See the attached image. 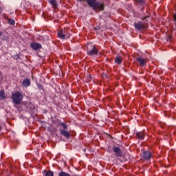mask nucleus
<instances>
[{"label": "nucleus", "instance_id": "1", "mask_svg": "<svg viewBox=\"0 0 176 176\" xmlns=\"http://www.w3.org/2000/svg\"><path fill=\"white\" fill-rule=\"evenodd\" d=\"M87 3H88L90 8H92L94 10H104L105 6L104 3H100L97 0H87Z\"/></svg>", "mask_w": 176, "mask_h": 176}, {"label": "nucleus", "instance_id": "2", "mask_svg": "<svg viewBox=\"0 0 176 176\" xmlns=\"http://www.w3.org/2000/svg\"><path fill=\"white\" fill-rule=\"evenodd\" d=\"M63 129H59L60 135H63L65 138H70L71 134L68 131H67V129H68V125L65 122H60L59 124Z\"/></svg>", "mask_w": 176, "mask_h": 176}, {"label": "nucleus", "instance_id": "3", "mask_svg": "<svg viewBox=\"0 0 176 176\" xmlns=\"http://www.w3.org/2000/svg\"><path fill=\"white\" fill-rule=\"evenodd\" d=\"M12 100L16 105H20L23 100V94L19 91H15L12 95Z\"/></svg>", "mask_w": 176, "mask_h": 176}, {"label": "nucleus", "instance_id": "4", "mask_svg": "<svg viewBox=\"0 0 176 176\" xmlns=\"http://www.w3.org/2000/svg\"><path fill=\"white\" fill-rule=\"evenodd\" d=\"M88 56H96L98 54V49L96 45L88 44L87 46Z\"/></svg>", "mask_w": 176, "mask_h": 176}, {"label": "nucleus", "instance_id": "5", "mask_svg": "<svg viewBox=\"0 0 176 176\" xmlns=\"http://www.w3.org/2000/svg\"><path fill=\"white\" fill-rule=\"evenodd\" d=\"M133 25L135 30H138L139 31L141 30H144V28H146V25L141 21L135 22Z\"/></svg>", "mask_w": 176, "mask_h": 176}, {"label": "nucleus", "instance_id": "6", "mask_svg": "<svg viewBox=\"0 0 176 176\" xmlns=\"http://www.w3.org/2000/svg\"><path fill=\"white\" fill-rule=\"evenodd\" d=\"M113 151L116 155V156H117V157H122V149H120L118 146H114L113 147Z\"/></svg>", "mask_w": 176, "mask_h": 176}, {"label": "nucleus", "instance_id": "7", "mask_svg": "<svg viewBox=\"0 0 176 176\" xmlns=\"http://www.w3.org/2000/svg\"><path fill=\"white\" fill-rule=\"evenodd\" d=\"M152 157V153L149 151H144L142 152V158L144 160H151Z\"/></svg>", "mask_w": 176, "mask_h": 176}, {"label": "nucleus", "instance_id": "8", "mask_svg": "<svg viewBox=\"0 0 176 176\" xmlns=\"http://www.w3.org/2000/svg\"><path fill=\"white\" fill-rule=\"evenodd\" d=\"M30 47L33 49V50H39V49H42V45L39 43H32Z\"/></svg>", "mask_w": 176, "mask_h": 176}, {"label": "nucleus", "instance_id": "9", "mask_svg": "<svg viewBox=\"0 0 176 176\" xmlns=\"http://www.w3.org/2000/svg\"><path fill=\"white\" fill-rule=\"evenodd\" d=\"M136 61H138V63H139V64L141 67H145V65H146V60H145L141 57H138L136 58Z\"/></svg>", "mask_w": 176, "mask_h": 176}, {"label": "nucleus", "instance_id": "10", "mask_svg": "<svg viewBox=\"0 0 176 176\" xmlns=\"http://www.w3.org/2000/svg\"><path fill=\"white\" fill-rule=\"evenodd\" d=\"M48 2L50 3V5H52L53 9H57L58 4L57 3L56 0H49Z\"/></svg>", "mask_w": 176, "mask_h": 176}, {"label": "nucleus", "instance_id": "11", "mask_svg": "<svg viewBox=\"0 0 176 176\" xmlns=\"http://www.w3.org/2000/svg\"><path fill=\"white\" fill-rule=\"evenodd\" d=\"M65 39H68L71 36V30L69 29H64Z\"/></svg>", "mask_w": 176, "mask_h": 176}, {"label": "nucleus", "instance_id": "12", "mask_svg": "<svg viewBox=\"0 0 176 176\" xmlns=\"http://www.w3.org/2000/svg\"><path fill=\"white\" fill-rule=\"evenodd\" d=\"M58 36L60 39H65V35L64 34V29L59 30L58 32Z\"/></svg>", "mask_w": 176, "mask_h": 176}, {"label": "nucleus", "instance_id": "13", "mask_svg": "<svg viewBox=\"0 0 176 176\" xmlns=\"http://www.w3.org/2000/svg\"><path fill=\"white\" fill-rule=\"evenodd\" d=\"M136 137H138L139 140H144V138H145V133H144V132H138L136 133Z\"/></svg>", "mask_w": 176, "mask_h": 176}, {"label": "nucleus", "instance_id": "14", "mask_svg": "<svg viewBox=\"0 0 176 176\" xmlns=\"http://www.w3.org/2000/svg\"><path fill=\"white\" fill-rule=\"evenodd\" d=\"M30 85H31V81H30V79L26 78L23 81V86H24V87H28Z\"/></svg>", "mask_w": 176, "mask_h": 176}, {"label": "nucleus", "instance_id": "15", "mask_svg": "<svg viewBox=\"0 0 176 176\" xmlns=\"http://www.w3.org/2000/svg\"><path fill=\"white\" fill-rule=\"evenodd\" d=\"M43 174L44 175V176H54V173L52 170H49V171L43 170Z\"/></svg>", "mask_w": 176, "mask_h": 176}, {"label": "nucleus", "instance_id": "16", "mask_svg": "<svg viewBox=\"0 0 176 176\" xmlns=\"http://www.w3.org/2000/svg\"><path fill=\"white\" fill-rule=\"evenodd\" d=\"M123 61V58L122 56H116L115 59V63L116 64H122V62Z\"/></svg>", "mask_w": 176, "mask_h": 176}, {"label": "nucleus", "instance_id": "17", "mask_svg": "<svg viewBox=\"0 0 176 176\" xmlns=\"http://www.w3.org/2000/svg\"><path fill=\"white\" fill-rule=\"evenodd\" d=\"M135 2H137L138 5H140V6L145 5V0H135Z\"/></svg>", "mask_w": 176, "mask_h": 176}, {"label": "nucleus", "instance_id": "18", "mask_svg": "<svg viewBox=\"0 0 176 176\" xmlns=\"http://www.w3.org/2000/svg\"><path fill=\"white\" fill-rule=\"evenodd\" d=\"M8 23H10V25H14V24H16V22L14 19H8Z\"/></svg>", "mask_w": 176, "mask_h": 176}, {"label": "nucleus", "instance_id": "19", "mask_svg": "<svg viewBox=\"0 0 176 176\" xmlns=\"http://www.w3.org/2000/svg\"><path fill=\"white\" fill-rule=\"evenodd\" d=\"M0 98H5V91H0Z\"/></svg>", "mask_w": 176, "mask_h": 176}, {"label": "nucleus", "instance_id": "20", "mask_svg": "<svg viewBox=\"0 0 176 176\" xmlns=\"http://www.w3.org/2000/svg\"><path fill=\"white\" fill-rule=\"evenodd\" d=\"M30 109H35V106H34V104H30Z\"/></svg>", "mask_w": 176, "mask_h": 176}, {"label": "nucleus", "instance_id": "21", "mask_svg": "<svg viewBox=\"0 0 176 176\" xmlns=\"http://www.w3.org/2000/svg\"><path fill=\"white\" fill-rule=\"evenodd\" d=\"M148 17H149V16H144L142 19V20H146V19H148Z\"/></svg>", "mask_w": 176, "mask_h": 176}, {"label": "nucleus", "instance_id": "22", "mask_svg": "<svg viewBox=\"0 0 176 176\" xmlns=\"http://www.w3.org/2000/svg\"><path fill=\"white\" fill-rule=\"evenodd\" d=\"M77 1H78L79 2H85V1L86 0H77Z\"/></svg>", "mask_w": 176, "mask_h": 176}, {"label": "nucleus", "instance_id": "23", "mask_svg": "<svg viewBox=\"0 0 176 176\" xmlns=\"http://www.w3.org/2000/svg\"><path fill=\"white\" fill-rule=\"evenodd\" d=\"M38 89H42V85H38Z\"/></svg>", "mask_w": 176, "mask_h": 176}, {"label": "nucleus", "instance_id": "24", "mask_svg": "<svg viewBox=\"0 0 176 176\" xmlns=\"http://www.w3.org/2000/svg\"><path fill=\"white\" fill-rule=\"evenodd\" d=\"M3 32L0 31V36H2Z\"/></svg>", "mask_w": 176, "mask_h": 176}, {"label": "nucleus", "instance_id": "25", "mask_svg": "<svg viewBox=\"0 0 176 176\" xmlns=\"http://www.w3.org/2000/svg\"><path fill=\"white\" fill-rule=\"evenodd\" d=\"M0 76H2V72H0Z\"/></svg>", "mask_w": 176, "mask_h": 176}, {"label": "nucleus", "instance_id": "26", "mask_svg": "<svg viewBox=\"0 0 176 176\" xmlns=\"http://www.w3.org/2000/svg\"><path fill=\"white\" fill-rule=\"evenodd\" d=\"M2 13V10H0V14Z\"/></svg>", "mask_w": 176, "mask_h": 176}]
</instances>
